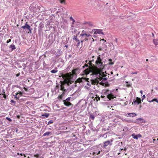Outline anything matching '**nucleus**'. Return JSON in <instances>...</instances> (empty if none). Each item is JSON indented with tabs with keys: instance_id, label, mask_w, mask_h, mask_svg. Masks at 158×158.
Wrapping results in <instances>:
<instances>
[{
	"instance_id": "nucleus-40",
	"label": "nucleus",
	"mask_w": 158,
	"mask_h": 158,
	"mask_svg": "<svg viewBox=\"0 0 158 158\" xmlns=\"http://www.w3.org/2000/svg\"><path fill=\"white\" fill-rule=\"evenodd\" d=\"M136 73H137V72H135V73H132V74H136Z\"/></svg>"
},
{
	"instance_id": "nucleus-30",
	"label": "nucleus",
	"mask_w": 158,
	"mask_h": 158,
	"mask_svg": "<svg viewBox=\"0 0 158 158\" xmlns=\"http://www.w3.org/2000/svg\"><path fill=\"white\" fill-rule=\"evenodd\" d=\"M64 2V0H61L60 3H63Z\"/></svg>"
},
{
	"instance_id": "nucleus-25",
	"label": "nucleus",
	"mask_w": 158,
	"mask_h": 158,
	"mask_svg": "<svg viewBox=\"0 0 158 158\" xmlns=\"http://www.w3.org/2000/svg\"><path fill=\"white\" fill-rule=\"evenodd\" d=\"M143 120V119L142 118H138L137 119V121L139 122V121H141Z\"/></svg>"
},
{
	"instance_id": "nucleus-16",
	"label": "nucleus",
	"mask_w": 158,
	"mask_h": 158,
	"mask_svg": "<svg viewBox=\"0 0 158 158\" xmlns=\"http://www.w3.org/2000/svg\"><path fill=\"white\" fill-rule=\"evenodd\" d=\"M64 105L66 106H70L71 105V103L70 102H66L65 101H64Z\"/></svg>"
},
{
	"instance_id": "nucleus-13",
	"label": "nucleus",
	"mask_w": 158,
	"mask_h": 158,
	"mask_svg": "<svg viewBox=\"0 0 158 158\" xmlns=\"http://www.w3.org/2000/svg\"><path fill=\"white\" fill-rule=\"evenodd\" d=\"M154 101L156 102L157 103H158V99L156 98H154L151 100L148 101V102L150 103Z\"/></svg>"
},
{
	"instance_id": "nucleus-14",
	"label": "nucleus",
	"mask_w": 158,
	"mask_h": 158,
	"mask_svg": "<svg viewBox=\"0 0 158 158\" xmlns=\"http://www.w3.org/2000/svg\"><path fill=\"white\" fill-rule=\"evenodd\" d=\"M153 42L154 44L156 45H158V39L153 40Z\"/></svg>"
},
{
	"instance_id": "nucleus-44",
	"label": "nucleus",
	"mask_w": 158,
	"mask_h": 158,
	"mask_svg": "<svg viewBox=\"0 0 158 158\" xmlns=\"http://www.w3.org/2000/svg\"><path fill=\"white\" fill-rule=\"evenodd\" d=\"M71 19H72L73 20V21H74V19H72V17H71Z\"/></svg>"
},
{
	"instance_id": "nucleus-24",
	"label": "nucleus",
	"mask_w": 158,
	"mask_h": 158,
	"mask_svg": "<svg viewBox=\"0 0 158 158\" xmlns=\"http://www.w3.org/2000/svg\"><path fill=\"white\" fill-rule=\"evenodd\" d=\"M146 97L145 95H143V96H142V101H143V100L144 99V98H145Z\"/></svg>"
},
{
	"instance_id": "nucleus-41",
	"label": "nucleus",
	"mask_w": 158,
	"mask_h": 158,
	"mask_svg": "<svg viewBox=\"0 0 158 158\" xmlns=\"http://www.w3.org/2000/svg\"><path fill=\"white\" fill-rule=\"evenodd\" d=\"M17 154H18V155H21V156H22V155H23V154H22V153H21V154H19V153H18Z\"/></svg>"
},
{
	"instance_id": "nucleus-12",
	"label": "nucleus",
	"mask_w": 158,
	"mask_h": 158,
	"mask_svg": "<svg viewBox=\"0 0 158 158\" xmlns=\"http://www.w3.org/2000/svg\"><path fill=\"white\" fill-rule=\"evenodd\" d=\"M81 36H85L86 37H91L92 36L89 34H86V33H83L81 34L80 35Z\"/></svg>"
},
{
	"instance_id": "nucleus-9",
	"label": "nucleus",
	"mask_w": 158,
	"mask_h": 158,
	"mask_svg": "<svg viewBox=\"0 0 158 158\" xmlns=\"http://www.w3.org/2000/svg\"><path fill=\"white\" fill-rule=\"evenodd\" d=\"M87 79H88V78L85 79V78H79L77 79V81L79 83H80L83 81H87Z\"/></svg>"
},
{
	"instance_id": "nucleus-26",
	"label": "nucleus",
	"mask_w": 158,
	"mask_h": 158,
	"mask_svg": "<svg viewBox=\"0 0 158 158\" xmlns=\"http://www.w3.org/2000/svg\"><path fill=\"white\" fill-rule=\"evenodd\" d=\"M5 90L4 89H3L2 91V93L0 94L1 95V94H2V95L5 94Z\"/></svg>"
},
{
	"instance_id": "nucleus-34",
	"label": "nucleus",
	"mask_w": 158,
	"mask_h": 158,
	"mask_svg": "<svg viewBox=\"0 0 158 158\" xmlns=\"http://www.w3.org/2000/svg\"><path fill=\"white\" fill-rule=\"evenodd\" d=\"M140 92L141 93V96H142V94H143V91H142V90H140Z\"/></svg>"
},
{
	"instance_id": "nucleus-50",
	"label": "nucleus",
	"mask_w": 158,
	"mask_h": 158,
	"mask_svg": "<svg viewBox=\"0 0 158 158\" xmlns=\"http://www.w3.org/2000/svg\"><path fill=\"white\" fill-rule=\"evenodd\" d=\"M124 150L125 151H126V148H124Z\"/></svg>"
},
{
	"instance_id": "nucleus-32",
	"label": "nucleus",
	"mask_w": 158,
	"mask_h": 158,
	"mask_svg": "<svg viewBox=\"0 0 158 158\" xmlns=\"http://www.w3.org/2000/svg\"><path fill=\"white\" fill-rule=\"evenodd\" d=\"M70 97H69L68 98H67L66 99V100L67 101H69L70 100Z\"/></svg>"
},
{
	"instance_id": "nucleus-22",
	"label": "nucleus",
	"mask_w": 158,
	"mask_h": 158,
	"mask_svg": "<svg viewBox=\"0 0 158 158\" xmlns=\"http://www.w3.org/2000/svg\"><path fill=\"white\" fill-rule=\"evenodd\" d=\"M50 133L49 132H47L45 133L44 134L43 136H46V135H48L50 134Z\"/></svg>"
},
{
	"instance_id": "nucleus-31",
	"label": "nucleus",
	"mask_w": 158,
	"mask_h": 158,
	"mask_svg": "<svg viewBox=\"0 0 158 158\" xmlns=\"http://www.w3.org/2000/svg\"><path fill=\"white\" fill-rule=\"evenodd\" d=\"M11 41V40L10 39H9L7 41V43H8L9 42H10Z\"/></svg>"
},
{
	"instance_id": "nucleus-6",
	"label": "nucleus",
	"mask_w": 158,
	"mask_h": 158,
	"mask_svg": "<svg viewBox=\"0 0 158 158\" xmlns=\"http://www.w3.org/2000/svg\"><path fill=\"white\" fill-rule=\"evenodd\" d=\"M94 34H99L103 35L104 34L102 31V30L100 29H96L95 30L94 32Z\"/></svg>"
},
{
	"instance_id": "nucleus-20",
	"label": "nucleus",
	"mask_w": 158,
	"mask_h": 158,
	"mask_svg": "<svg viewBox=\"0 0 158 158\" xmlns=\"http://www.w3.org/2000/svg\"><path fill=\"white\" fill-rule=\"evenodd\" d=\"M95 98L96 99V101L97 102L98 101L100 100V98L97 95H96V97Z\"/></svg>"
},
{
	"instance_id": "nucleus-35",
	"label": "nucleus",
	"mask_w": 158,
	"mask_h": 158,
	"mask_svg": "<svg viewBox=\"0 0 158 158\" xmlns=\"http://www.w3.org/2000/svg\"><path fill=\"white\" fill-rule=\"evenodd\" d=\"M3 95H4V96H3V97L4 98H6V95H5V94H3Z\"/></svg>"
},
{
	"instance_id": "nucleus-15",
	"label": "nucleus",
	"mask_w": 158,
	"mask_h": 158,
	"mask_svg": "<svg viewBox=\"0 0 158 158\" xmlns=\"http://www.w3.org/2000/svg\"><path fill=\"white\" fill-rule=\"evenodd\" d=\"M9 48L11 49V50L13 51L14 49H15L16 48L14 45H11L9 47Z\"/></svg>"
},
{
	"instance_id": "nucleus-51",
	"label": "nucleus",
	"mask_w": 158,
	"mask_h": 158,
	"mask_svg": "<svg viewBox=\"0 0 158 158\" xmlns=\"http://www.w3.org/2000/svg\"><path fill=\"white\" fill-rule=\"evenodd\" d=\"M127 85L128 86H130V85Z\"/></svg>"
},
{
	"instance_id": "nucleus-2",
	"label": "nucleus",
	"mask_w": 158,
	"mask_h": 158,
	"mask_svg": "<svg viewBox=\"0 0 158 158\" xmlns=\"http://www.w3.org/2000/svg\"><path fill=\"white\" fill-rule=\"evenodd\" d=\"M77 69H75L72 70V73H67L62 75V77L64 80L63 81H61V88L60 89L62 91H65V89L64 88L65 84H67L69 85L71 84V79L73 75L75 74L76 72L77 71Z\"/></svg>"
},
{
	"instance_id": "nucleus-60",
	"label": "nucleus",
	"mask_w": 158,
	"mask_h": 158,
	"mask_svg": "<svg viewBox=\"0 0 158 158\" xmlns=\"http://www.w3.org/2000/svg\"><path fill=\"white\" fill-rule=\"evenodd\" d=\"M86 62H87V60H86L85 61Z\"/></svg>"
},
{
	"instance_id": "nucleus-19",
	"label": "nucleus",
	"mask_w": 158,
	"mask_h": 158,
	"mask_svg": "<svg viewBox=\"0 0 158 158\" xmlns=\"http://www.w3.org/2000/svg\"><path fill=\"white\" fill-rule=\"evenodd\" d=\"M42 116H45L46 118H47L49 116V114L48 113H45L44 114L42 115Z\"/></svg>"
},
{
	"instance_id": "nucleus-55",
	"label": "nucleus",
	"mask_w": 158,
	"mask_h": 158,
	"mask_svg": "<svg viewBox=\"0 0 158 158\" xmlns=\"http://www.w3.org/2000/svg\"><path fill=\"white\" fill-rule=\"evenodd\" d=\"M148 60V59H146V61H147Z\"/></svg>"
},
{
	"instance_id": "nucleus-47",
	"label": "nucleus",
	"mask_w": 158,
	"mask_h": 158,
	"mask_svg": "<svg viewBox=\"0 0 158 158\" xmlns=\"http://www.w3.org/2000/svg\"><path fill=\"white\" fill-rule=\"evenodd\" d=\"M19 74H17V76H19Z\"/></svg>"
},
{
	"instance_id": "nucleus-36",
	"label": "nucleus",
	"mask_w": 158,
	"mask_h": 158,
	"mask_svg": "<svg viewBox=\"0 0 158 158\" xmlns=\"http://www.w3.org/2000/svg\"><path fill=\"white\" fill-rule=\"evenodd\" d=\"M87 85L88 86L89 85H91L88 82H87Z\"/></svg>"
},
{
	"instance_id": "nucleus-18",
	"label": "nucleus",
	"mask_w": 158,
	"mask_h": 158,
	"mask_svg": "<svg viewBox=\"0 0 158 158\" xmlns=\"http://www.w3.org/2000/svg\"><path fill=\"white\" fill-rule=\"evenodd\" d=\"M84 88L85 89H87V90H90L91 89L90 88V85H85L84 86Z\"/></svg>"
},
{
	"instance_id": "nucleus-54",
	"label": "nucleus",
	"mask_w": 158,
	"mask_h": 158,
	"mask_svg": "<svg viewBox=\"0 0 158 158\" xmlns=\"http://www.w3.org/2000/svg\"><path fill=\"white\" fill-rule=\"evenodd\" d=\"M111 73L112 74H113V73H112V72H111Z\"/></svg>"
},
{
	"instance_id": "nucleus-43",
	"label": "nucleus",
	"mask_w": 158,
	"mask_h": 158,
	"mask_svg": "<svg viewBox=\"0 0 158 158\" xmlns=\"http://www.w3.org/2000/svg\"><path fill=\"white\" fill-rule=\"evenodd\" d=\"M102 40H103V41H106V40H105L104 39H102Z\"/></svg>"
},
{
	"instance_id": "nucleus-1",
	"label": "nucleus",
	"mask_w": 158,
	"mask_h": 158,
	"mask_svg": "<svg viewBox=\"0 0 158 158\" xmlns=\"http://www.w3.org/2000/svg\"><path fill=\"white\" fill-rule=\"evenodd\" d=\"M96 67H93L89 69L85 70V73L86 75L90 74L92 75L91 79V83L93 85L97 84L102 80V81L106 80V76L108 75L106 72L103 71L102 68L103 67L102 59L100 57V56L99 55L95 61Z\"/></svg>"
},
{
	"instance_id": "nucleus-5",
	"label": "nucleus",
	"mask_w": 158,
	"mask_h": 158,
	"mask_svg": "<svg viewBox=\"0 0 158 158\" xmlns=\"http://www.w3.org/2000/svg\"><path fill=\"white\" fill-rule=\"evenodd\" d=\"M141 98L139 97H137L135 100H134L133 103L136 105H138L141 103Z\"/></svg>"
},
{
	"instance_id": "nucleus-52",
	"label": "nucleus",
	"mask_w": 158,
	"mask_h": 158,
	"mask_svg": "<svg viewBox=\"0 0 158 158\" xmlns=\"http://www.w3.org/2000/svg\"><path fill=\"white\" fill-rule=\"evenodd\" d=\"M24 89H25L26 90V89L25 88H24Z\"/></svg>"
},
{
	"instance_id": "nucleus-38",
	"label": "nucleus",
	"mask_w": 158,
	"mask_h": 158,
	"mask_svg": "<svg viewBox=\"0 0 158 158\" xmlns=\"http://www.w3.org/2000/svg\"><path fill=\"white\" fill-rule=\"evenodd\" d=\"M100 151H99V152H98V153H97V152H96V153H94H94H95H95H96L97 154H98L100 153Z\"/></svg>"
},
{
	"instance_id": "nucleus-17",
	"label": "nucleus",
	"mask_w": 158,
	"mask_h": 158,
	"mask_svg": "<svg viewBox=\"0 0 158 158\" xmlns=\"http://www.w3.org/2000/svg\"><path fill=\"white\" fill-rule=\"evenodd\" d=\"M112 60L111 59H109L108 61H109L108 64L109 65H113L114 64V62H112Z\"/></svg>"
},
{
	"instance_id": "nucleus-7",
	"label": "nucleus",
	"mask_w": 158,
	"mask_h": 158,
	"mask_svg": "<svg viewBox=\"0 0 158 158\" xmlns=\"http://www.w3.org/2000/svg\"><path fill=\"white\" fill-rule=\"evenodd\" d=\"M112 142V140L110 141H107L104 142V146L106 147L108 145H112L111 143Z\"/></svg>"
},
{
	"instance_id": "nucleus-8",
	"label": "nucleus",
	"mask_w": 158,
	"mask_h": 158,
	"mask_svg": "<svg viewBox=\"0 0 158 158\" xmlns=\"http://www.w3.org/2000/svg\"><path fill=\"white\" fill-rule=\"evenodd\" d=\"M131 136L134 139H137L139 138H140L142 137L140 134H139L135 135V134H133L131 135Z\"/></svg>"
},
{
	"instance_id": "nucleus-46",
	"label": "nucleus",
	"mask_w": 158,
	"mask_h": 158,
	"mask_svg": "<svg viewBox=\"0 0 158 158\" xmlns=\"http://www.w3.org/2000/svg\"><path fill=\"white\" fill-rule=\"evenodd\" d=\"M65 47H66V48H67L68 47V46L67 45H65Z\"/></svg>"
},
{
	"instance_id": "nucleus-58",
	"label": "nucleus",
	"mask_w": 158,
	"mask_h": 158,
	"mask_svg": "<svg viewBox=\"0 0 158 158\" xmlns=\"http://www.w3.org/2000/svg\"><path fill=\"white\" fill-rule=\"evenodd\" d=\"M157 140L158 141V139H157Z\"/></svg>"
},
{
	"instance_id": "nucleus-39",
	"label": "nucleus",
	"mask_w": 158,
	"mask_h": 158,
	"mask_svg": "<svg viewBox=\"0 0 158 158\" xmlns=\"http://www.w3.org/2000/svg\"><path fill=\"white\" fill-rule=\"evenodd\" d=\"M101 98H104V97H105V96H103V95H101Z\"/></svg>"
},
{
	"instance_id": "nucleus-11",
	"label": "nucleus",
	"mask_w": 158,
	"mask_h": 158,
	"mask_svg": "<svg viewBox=\"0 0 158 158\" xmlns=\"http://www.w3.org/2000/svg\"><path fill=\"white\" fill-rule=\"evenodd\" d=\"M30 26L29 25H27V24H26L25 25L23 26L22 27V28L24 29L27 28L28 29H29V30H30Z\"/></svg>"
},
{
	"instance_id": "nucleus-29",
	"label": "nucleus",
	"mask_w": 158,
	"mask_h": 158,
	"mask_svg": "<svg viewBox=\"0 0 158 158\" xmlns=\"http://www.w3.org/2000/svg\"><path fill=\"white\" fill-rule=\"evenodd\" d=\"M90 118H91L93 119H94V117L93 115H90Z\"/></svg>"
},
{
	"instance_id": "nucleus-27",
	"label": "nucleus",
	"mask_w": 158,
	"mask_h": 158,
	"mask_svg": "<svg viewBox=\"0 0 158 158\" xmlns=\"http://www.w3.org/2000/svg\"><path fill=\"white\" fill-rule=\"evenodd\" d=\"M6 118L8 120V121H12V120L11 119V118H9V117H6Z\"/></svg>"
},
{
	"instance_id": "nucleus-48",
	"label": "nucleus",
	"mask_w": 158,
	"mask_h": 158,
	"mask_svg": "<svg viewBox=\"0 0 158 158\" xmlns=\"http://www.w3.org/2000/svg\"><path fill=\"white\" fill-rule=\"evenodd\" d=\"M126 83L127 84V83H128V82L127 81H126Z\"/></svg>"
},
{
	"instance_id": "nucleus-4",
	"label": "nucleus",
	"mask_w": 158,
	"mask_h": 158,
	"mask_svg": "<svg viewBox=\"0 0 158 158\" xmlns=\"http://www.w3.org/2000/svg\"><path fill=\"white\" fill-rule=\"evenodd\" d=\"M23 93L20 91H18L16 93L15 98L17 99H19V98L22 96Z\"/></svg>"
},
{
	"instance_id": "nucleus-21",
	"label": "nucleus",
	"mask_w": 158,
	"mask_h": 158,
	"mask_svg": "<svg viewBox=\"0 0 158 158\" xmlns=\"http://www.w3.org/2000/svg\"><path fill=\"white\" fill-rule=\"evenodd\" d=\"M57 71H58L56 69V70L53 69V70H52L51 71V72L52 73H56V72H57Z\"/></svg>"
},
{
	"instance_id": "nucleus-49",
	"label": "nucleus",
	"mask_w": 158,
	"mask_h": 158,
	"mask_svg": "<svg viewBox=\"0 0 158 158\" xmlns=\"http://www.w3.org/2000/svg\"><path fill=\"white\" fill-rule=\"evenodd\" d=\"M89 25H91V26H92V24L91 23H90L89 24Z\"/></svg>"
},
{
	"instance_id": "nucleus-28",
	"label": "nucleus",
	"mask_w": 158,
	"mask_h": 158,
	"mask_svg": "<svg viewBox=\"0 0 158 158\" xmlns=\"http://www.w3.org/2000/svg\"><path fill=\"white\" fill-rule=\"evenodd\" d=\"M53 123V122H52V120H50V121H49L48 122V125H49V124H51V123Z\"/></svg>"
},
{
	"instance_id": "nucleus-3",
	"label": "nucleus",
	"mask_w": 158,
	"mask_h": 158,
	"mask_svg": "<svg viewBox=\"0 0 158 158\" xmlns=\"http://www.w3.org/2000/svg\"><path fill=\"white\" fill-rule=\"evenodd\" d=\"M118 91V89H113L109 90L108 89H104L102 91V93L104 95H106L107 98L109 100H112L114 98H116L117 96L116 93Z\"/></svg>"
},
{
	"instance_id": "nucleus-37",
	"label": "nucleus",
	"mask_w": 158,
	"mask_h": 158,
	"mask_svg": "<svg viewBox=\"0 0 158 158\" xmlns=\"http://www.w3.org/2000/svg\"><path fill=\"white\" fill-rule=\"evenodd\" d=\"M88 64H89V65H90L91 64V61H89V62Z\"/></svg>"
},
{
	"instance_id": "nucleus-59",
	"label": "nucleus",
	"mask_w": 158,
	"mask_h": 158,
	"mask_svg": "<svg viewBox=\"0 0 158 158\" xmlns=\"http://www.w3.org/2000/svg\"><path fill=\"white\" fill-rule=\"evenodd\" d=\"M24 157H25L26 156H25V155H24Z\"/></svg>"
},
{
	"instance_id": "nucleus-33",
	"label": "nucleus",
	"mask_w": 158,
	"mask_h": 158,
	"mask_svg": "<svg viewBox=\"0 0 158 158\" xmlns=\"http://www.w3.org/2000/svg\"><path fill=\"white\" fill-rule=\"evenodd\" d=\"M11 102L12 103H14L15 102L13 100H11Z\"/></svg>"
},
{
	"instance_id": "nucleus-53",
	"label": "nucleus",
	"mask_w": 158,
	"mask_h": 158,
	"mask_svg": "<svg viewBox=\"0 0 158 158\" xmlns=\"http://www.w3.org/2000/svg\"><path fill=\"white\" fill-rule=\"evenodd\" d=\"M75 39L76 40H77V38H75Z\"/></svg>"
},
{
	"instance_id": "nucleus-57",
	"label": "nucleus",
	"mask_w": 158,
	"mask_h": 158,
	"mask_svg": "<svg viewBox=\"0 0 158 158\" xmlns=\"http://www.w3.org/2000/svg\"><path fill=\"white\" fill-rule=\"evenodd\" d=\"M87 40V39H86L85 40Z\"/></svg>"
},
{
	"instance_id": "nucleus-45",
	"label": "nucleus",
	"mask_w": 158,
	"mask_h": 158,
	"mask_svg": "<svg viewBox=\"0 0 158 158\" xmlns=\"http://www.w3.org/2000/svg\"><path fill=\"white\" fill-rule=\"evenodd\" d=\"M92 40H93V41H94V39H93V38H92Z\"/></svg>"
},
{
	"instance_id": "nucleus-23",
	"label": "nucleus",
	"mask_w": 158,
	"mask_h": 158,
	"mask_svg": "<svg viewBox=\"0 0 158 158\" xmlns=\"http://www.w3.org/2000/svg\"><path fill=\"white\" fill-rule=\"evenodd\" d=\"M104 137L105 139H106L107 138V136L106 134H105L104 135H102V136H101V137Z\"/></svg>"
},
{
	"instance_id": "nucleus-10",
	"label": "nucleus",
	"mask_w": 158,
	"mask_h": 158,
	"mask_svg": "<svg viewBox=\"0 0 158 158\" xmlns=\"http://www.w3.org/2000/svg\"><path fill=\"white\" fill-rule=\"evenodd\" d=\"M127 117H134L135 116H136L137 114L134 113H128L127 114Z\"/></svg>"
},
{
	"instance_id": "nucleus-56",
	"label": "nucleus",
	"mask_w": 158,
	"mask_h": 158,
	"mask_svg": "<svg viewBox=\"0 0 158 158\" xmlns=\"http://www.w3.org/2000/svg\"><path fill=\"white\" fill-rule=\"evenodd\" d=\"M121 150H123V148H122L121 149Z\"/></svg>"
},
{
	"instance_id": "nucleus-42",
	"label": "nucleus",
	"mask_w": 158,
	"mask_h": 158,
	"mask_svg": "<svg viewBox=\"0 0 158 158\" xmlns=\"http://www.w3.org/2000/svg\"><path fill=\"white\" fill-rule=\"evenodd\" d=\"M19 117H20V116H19V115H18V116H17V118H19Z\"/></svg>"
}]
</instances>
